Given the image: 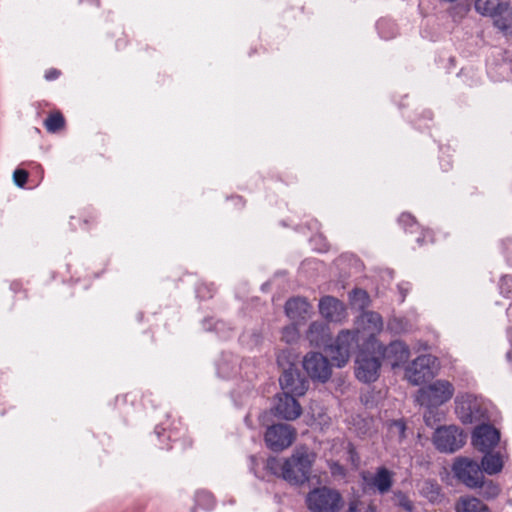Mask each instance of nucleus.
<instances>
[{"instance_id": "9b49d317", "label": "nucleus", "mask_w": 512, "mask_h": 512, "mask_svg": "<svg viewBox=\"0 0 512 512\" xmlns=\"http://www.w3.org/2000/svg\"><path fill=\"white\" fill-rule=\"evenodd\" d=\"M296 432L288 424H274L268 426L264 440L267 447L275 452L288 448L295 439Z\"/></svg>"}, {"instance_id": "ea45409f", "label": "nucleus", "mask_w": 512, "mask_h": 512, "mask_svg": "<svg viewBox=\"0 0 512 512\" xmlns=\"http://www.w3.org/2000/svg\"><path fill=\"white\" fill-rule=\"evenodd\" d=\"M155 434L157 435V437L161 440V437L162 435L164 436L165 435V429L160 427V426H156L155 428Z\"/></svg>"}, {"instance_id": "0eeeda50", "label": "nucleus", "mask_w": 512, "mask_h": 512, "mask_svg": "<svg viewBox=\"0 0 512 512\" xmlns=\"http://www.w3.org/2000/svg\"><path fill=\"white\" fill-rule=\"evenodd\" d=\"M454 392V386L450 381L438 379L418 391L417 401L421 405L440 406L451 400Z\"/></svg>"}, {"instance_id": "f8f14e48", "label": "nucleus", "mask_w": 512, "mask_h": 512, "mask_svg": "<svg viewBox=\"0 0 512 512\" xmlns=\"http://www.w3.org/2000/svg\"><path fill=\"white\" fill-rule=\"evenodd\" d=\"M303 368L313 381L327 382L332 374L329 360L319 352H309L304 356Z\"/></svg>"}, {"instance_id": "c03bdc74", "label": "nucleus", "mask_w": 512, "mask_h": 512, "mask_svg": "<svg viewBox=\"0 0 512 512\" xmlns=\"http://www.w3.org/2000/svg\"><path fill=\"white\" fill-rule=\"evenodd\" d=\"M348 512H352V503H350L348 506Z\"/></svg>"}, {"instance_id": "bb28decb", "label": "nucleus", "mask_w": 512, "mask_h": 512, "mask_svg": "<svg viewBox=\"0 0 512 512\" xmlns=\"http://www.w3.org/2000/svg\"><path fill=\"white\" fill-rule=\"evenodd\" d=\"M45 128L50 133H56L65 125V119L60 112L50 114L44 121Z\"/></svg>"}, {"instance_id": "f704fd0d", "label": "nucleus", "mask_w": 512, "mask_h": 512, "mask_svg": "<svg viewBox=\"0 0 512 512\" xmlns=\"http://www.w3.org/2000/svg\"><path fill=\"white\" fill-rule=\"evenodd\" d=\"M28 173L23 169H16L13 173L14 183L18 187H24L27 182Z\"/></svg>"}, {"instance_id": "f257e3e1", "label": "nucleus", "mask_w": 512, "mask_h": 512, "mask_svg": "<svg viewBox=\"0 0 512 512\" xmlns=\"http://www.w3.org/2000/svg\"><path fill=\"white\" fill-rule=\"evenodd\" d=\"M306 338L312 346L326 348L337 367H343L348 362L352 344L350 330H342L335 342L330 344L331 333L328 325L323 322H313L309 326Z\"/></svg>"}, {"instance_id": "4be33fe9", "label": "nucleus", "mask_w": 512, "mask_h": 512, "mask_svg": "<svg viewBox=\"0 0 512 512\" xmlns=\"http://www.w3.org/2000/svg\"><path fill=\"white\" fill-rule=\"evenodd\" d=\"M371 484L380 494H385L393 485V473L385 467H380L372 478Z\"/></svg>"}, {"instance_id": "8fccbe9b", "label": "nucleus", "mask_w": 512, "mask_h": 512, "mask_svg": "<svg viewBox=\"0 0 512 512\" xmlns=\"http://www.w3.org/2000/svg\"><path fill=\"white\" fill-rule=\"evenodd\" d=\"M370 512H376L374 508H370Z\"/></svg>"}, {"instance_id": "c9c22d12", "label": "nucleus", "mask_w": 512, "mask_h": 512, "mask_svg": "<svg viewBox=\"0 0 512 512\" xmlns=\"http://www.w3.org/2000/svg\"><path fill=\"white\" fill-rule=\"evenodd\" d=\"M329 469L333 477L342 478L345 476V469L342 465L337 462L329 463Z\"/></svg>"}, {"instance_id": "7c9ffc66", "label": "nucleus", "mask_w": 512, "mask_h": 512, "mask_svg": "<svg viewBox=\"0 0 512 512\" xmlns=\"http://www.w3.org/2000/svg\"><path fill=\"white\" fill-rule=\"evenodd\" d=\"M370 303L369 295L365 290L354 289V309L358 307L361 311L364 310Z\"/></svg>"}, {"instance_id": "1a4fd4ad", "label": "nucleus", "mask_w": 512, "mask_h": 512, "mask_svg": "<svg viewBox=\"0 0 512 512\" xmlns=\"http://www.w3.org/2000/svg\"><path fill=\"white\" fill-rule=\"evenodd\" d=\"M465 442L466 435L454 425L439 427L433 435L435 447L443 453H454L461 449Z\"/></svg>"}, {"instance_id": "dca6fc26", "label": "nucleus", "mask_w": 512, "mask_h": 512, "mask_svg": "<svg viewBox=\"0 0 512 512\" xmlns=\"http://www.w3.org/2000/svg\"><path fill=\"white\" fill-rule=\"evenodd\" d=\"M320 314L331 322H341L345 316V308L342 302L338 299L326 296L319 302Z\"/></svg>"}, {"instance_id": "39448f33", "label": "nucleus", "mask_w": 512, "mask_h": 512, "mask_svg": "<svg viewBox=\"0 0 512 512\" xmlns=\"http://www.w3.org/2000/svg\"><path fill=\"white\" fill-rule=\"evenodd\" d=\"M438 358L424 354L414 359L405 370V378L414 386H418L433 378L439 370Z\"/></svg>"}, {"instance_id": "c85d7f7f", "label": "nucleus", "mask_w": 512, "mask_h": 512, "mask_svg": "<svg viewBox=\"0 0 512 512\" xmlns=\"http://www.w3.org/2000/svg\"><path fill=\"white\" fill-rule=\"evenodd\" d=\"M300 337L296 324H291L282 329V340L288 344L296 342Z\"/></svg>"}, {"instance_id": "ddd939ff", "label": "nucleus", "mask_w": 512, "mask_h": 512, "mask_svg": "<svg viewBox=\"0 0 512 512\" xmlns=\"http://www.w3.org/2000/svg\"><path fill=\"white\" fill-rule=\"evenodd\" d=\"M455 412L463 424H472L482 417L478 398L469 393H460L455 398Z\"/></svg>"}, {"instance_id": "09e8293b", "label": "nucleus", "mask_w": 512, "mask_h": 512, "mask_svg": "<svg viewBox=\"0 0 512 512\" xmlns=\"http://www.w3.org/2000/svg\"><path fill=\"white\" fill-rule=\"evenodd\" d=\"M250 459H251L252 462L255 461V457L254 456H251Z\"/></svg>"}, {"instance_id": "e433bc0d", "label": "nucleus", "mask_w": 512, "mask_h": 512, "mask_svg": "<svg viewBox=\"0 0 512 512\" xmlns=\"http://www.w3.org/2000/svg\"><path fill=\"white\" fill-rule=\"evenodd\" d=\"M60 72L57 69H50L45 73V78L49 81L55 80L59 77Z\"/></svg>"}, {"instance_id": "6ab92c4d", "label": "nucleus", "mask_w": 512, "mask_h": 512, "mask_svg": "<svg viewBox=\"0 0 512 512\" xmlns=\"http://www.w3.org/2000/svg\"><path fill=\"white\" fill-rule=\"evenodd\" d=\"M384 357L388 359L392 367H397L406 362L410 356V351L407 345L403 342H392L388 347L384 348Z\"/></svg>"}, {"instance_id": "a211bd4d", "label": "nucleus", "mask_w": 512, "mask_h": 512, "mask_svg": "<svg viewBox=\"0 0 512 512\" xmlns=\"http://www.w3.org/2000/svg\"><path fill=\"white\" fill-rule=\"evenodd\" d=\"M240 371V362L238 356L232 353H222L217 362V373L222 378H232Z\"/></svg>"}, {"instance_id": "79ce46f5", "label": "nucleus", "mask_w": 512, "mask_h": 512, "mask_svg": "<svg viewBox=\"0 0 512 512\" xmlns=\"http://www.w3.org/2000/svg\"><path fill=\"white\" fill-rule=\"evenodd\" d=\"M255 337V344H258L261 340V336L259 334H254Z\"/></svg>"}, {"instance_id": "2f4dec72", "label": "nucleus", "mask_w": 512, "mask_h": 512, "mask_svg": "<svg viewBox=\"0 0 512 512\" xmlns=\"http://www.w3.org/2000/svg\"><path fill=\"white\" fill-rule=\"evenodd\" d=\"M394 498L396 500L397 505L402 507L407 512H412L414 509L413 503L409 500V498L402 492L396 491L394 493Z\"/></svg>"}, {"instance_id": "393cba45", "label": "nucleus", "mask_w": 512, "mask_h": 512, "mask_svg": "<svg viewBox=\"0 0 512 512\" xmlns=\"http://www.w3.org/2000/svg\"><path fill=\"white\" fill-rule=\"evenodd\" d=\"M420 494L431 503L440 502L443 497L440 486L435 481L431 480H425L422 483Z\"/></svg>"}, {"instance_id": "aec40b11", "label": "nucleus", "mask_w": 512, "mask_h": 512, "mask_svg": "<svg viewBox=\"0 0 512 512\" xmlns=\"http://www.w3.org/2000/svg\"><path fill=\"white\" fill-rule=\"evenodd\" d=\"M509 3L510 0H475L474 9L480 15L491 18L503 11Z\"/></svg>"}, {"instance_id": "de8ad7c7", "label": "nucleus", "mask_w": 512, "mask_h": 512, "mask_svg": "<svg viewBox=\"0 0 512 512\" xmlns=\"http://www.w3.org/2000/svg\"><path fill=\"white\" fill-rule=\"evenodd\" d=\"M160 448H161V449H165V448H166V449H168V448H170V447H169V446L161 445V446H160Z\"/></svg>"}, {"instance_id": "20e7f679", "label": "nucleus", "mask_w": 512, "mask_h": 512, "mask_svg": "<svg viewBox=\"0 0 512 512\" xmlns=\"http://www.w3.org/2000/svg\"><path fill=\"white\" fill-rule=\"evenodd\" d=\"M306 505L311 512H339L344 500L337 490L323 486L307 494Z\"/></svg>"}, {"instance_id": "7ed1b4c3", "label": "nucleus", "mask_w": 512, "mask_h": 512, "mask_svg": "<svg viewBox=\"0 0 512 512\" xmlns=\"http://www.w3.org/2000/svg\"><path fill=\"white\" fill-rule=\"evenodd\" d=\"M383 357V346L378 341H371L369 346H362L356 357V377L363 382L375 381L378 378Z\"/></svg>"}, {"instance_id": "cd10ccee", "label": "nucleus", "mask_w": 512, "mask_h": 512, "mask_svg": "<svg viewBox=\"0 0 512 512\" xmlns=\"http://www.w3.org/2000/svg\"><path fill=\"white\" fill-rule=\"evenodd\" d=\"M195 504L197 507L204 510H211L214 508L215 499L213 495L205 490L197 491L195 494Z\"/></svg>"}, {"instance_id": "5701e85b", "label": "nucleus", "mask_w": 512, "mask_h": 512, "mask_svg": "<svg viewBox=\"0 0 512 512\" xmlns=\"http://www.w3.org/2000/svg\"><path fill=\"white\" fill-rule=\"evenodd\" d=\"M494 26L506 36H512V8L510 3L503 11L491 17Z\"/></svg>"}, {"instance_id": "473e14b6", "label": "nucleus", "mask_w": 512, "mask_h": 512, "mask_svg": "<svg viewBox=\"0 0 512 512\" xmlns=\"http://www.w3.org/2000/svg\"><path fill=\"white\" fill-rule=\"evenodd\" d=\"M405 430L406 426L404 422L401 420L392 422L389 427L391 436L397 437L399 440H402L404 438Z\"/></svg>"}, {"instance_id": "b1692460", "label": "nucleus", "mask_w": 512, "mask_h": 512, "mask_svg": "<svg viewBox=\"0 0 512 512\" xmlns=\"http://www.w3.org/2000/svg\"><path fill=\"white\" fill-rule=\"evenodd\" d=\"M202 327L206 331H214L222 339L229 338L232 332V328L227 323L212 317L205 318L202 321Z\"/></svg>"}, {"instance_id": "37998d69", "label": "nucleus", "mask_w": 512, "mask_h": 512, "mask_svg": "<svg viewBox=\"0 0 512 512\" xmlns=\"http://www.w3.org/2000/svg\"><path fill=\"white\" fill-rule=\"evenodd\" d=\"M347 453L352 454V446H350V444L347 446Z\"/></svg>"}, {"instance_id": "2eb2a0df", "label": "nucleus", "mask_w": 512, "mask_h": 512, "mask_svg": "<svg viewBox=\"0 0 512 512\" xmlns=\"http://www.w3.org/2000/svg\"><path fill=\"white\" fill-rule=\"evenodd\" d=\"M499 440V431L489 424L477 426L472 434V444L481 452L491 450L498 444Z\"/></svg>"}, {"instance_id": "9d476101", "label": "nucleus", "mask_w": 512, "mask_h": 512, "mask_svg": "<svg viewBox=\"0 0 512 512\" xmlns=\"http://www.w3.org/2000/svg\"><path fill=\"white\" fill-rule=\"evenodd\" d=\"M302 408L293 395L287 393L278 394L275 398L274 407L271 410L275 416L285 420H295L301 415ZM270 412L264 411L259 415V421L265 424Z\"/></svg>"}, {"instance_id": "a19ab883", "label": "nucleus", "mask_w": 512, "mask_h": 512, "mask_svg": "<svg viewBox=\"0 0 512 512\" xmlns=\"http://www.w3.org/2000/svg\"><path fill=\"white\" fill-rule=\"evenodd\" d=\"M232 200H235L236 201V205H240V206H243V201H242V198L237 196V197H234L232 198Z\"/></svg>"}, {"instance_id": "49530a36", "label": "nucleus", "mask_w": 512, "mask_h": 512, "mask_svg": "<svg viewBox=\"0 0 512 512\" xmlns=\"http://www.w3.org/2000/svg\"><path fill=\"white\" fill-rule=\"evenodd\" d=\"M349 299H352V290L348 292Z\"/></svg>"}, {"instance_id": "f03ea898", "label": "nucleus", "mask_w": 512, "mask_h": 512, "mask_svg": "<svg viewBox=\"0 0 512 512\" xmlns=\"http://www.w3.org/2000/svg\"><path fill=\"white\" fill-rule=\"evenodd\" d=\"M312 462L306 451H297L283 461L276 457L268 458L265 468L292 485H300L308 481Z\"/></svg>"}, {"instance_id": "423d86ee", "label": "nucleus", "mask_w": 512, "mask_h": 512, "mask_svg": "<svg viewBox=\"0 0 512 512\" xmlns=\"http://www.w3.org/2000/svg\"><path fill=\"white\" fill-rule=\"evenodd\" d=\"M454 477L470 489L483 485V471L480 465L468 457H457L451 467Z\"/></svg>"}, {"instance_id": "72a5a7b5", "label": "nucleus", "mask_w": 512, "mask_h": 512, "mask_svg": "<svg viewBox=\"0 0 512 512\" xmlns=\"http://www.w3.org/2000/svg\"><path fill=\"white\" fill-rule=\"evenodd\" d=\"M481 487H483V496L486 498H494L500 492L499 487L491 481L488 483L483 482V485Z\"/></svg>"}, {"instance_id": "58836bf2", "label": "nucleus", "mask_w": 512, "mask_h": 512, "mask_svg": "<svg viewBox=\"0 0 512 512\" xmlns=\"http://www.w3.org/2000/svg\"><path fill=\"white\" fill-rule=\"evenodd\" d=\"M289 356V352L288 351H283L281 352L278 356H277V362L279 363V365H284L282 360L283 358H286Z\"/></svg>"}, {"instance_id": "4468645a", "label": "nucleus", "mask_w": 512, "mask_h": 512, "mask_svg": "<svg viewBox=\"0 0 512 512\" xmlns=\"http://www.w3.org/2000/svg\"><path fill=\"white\" fill-rule=\"evenodd\" d=\"M279 383L283 393L293 396H303L309 386L307 379L301 376L297 367L291 362L284 367Z\"/></svg>"}, {"instance_id": "412c9836", "label": "nucleus", "mask_w": 512, "mask_h": 512, "mask_svg": "<svg viewBox=\"0 0 512 512\" xmlns=\"http://www.w3.org/2000/svg\"><path fill=\"white\" fill-rule=\"evenodd\" d=\"M456 512H490L487 505L472 496L460 497L455 503Z\"/></svg>"}, {"instance_id": "a18cd8bd", "label": "nucleus", "mask_w": 512, "mask_h": 512, "mask_svg": "<svg viewBox=\"0 0 512 512\" xmlns=\"http://www.w3.org/2000/svg\"><path fill=\"white\" fill-rule=\"evenodd\" d=\"M424 418H425L426 423H427L428 425H430V423H429V418H428L426 415L424 416Z\"/></svg>"}, {"instance_id": "c756f323", "label": "nucleus", "mask_w": 512, "mask_h": 512, "mask_svg": "<svg viewBox=\"0 0 512 512\" xmlns=\"http://www.w3.org/2000/svg\"><path fill=\"white\" fill-rule=\"evenodd\" d=\"M215 291L216 288L212 283H200L196 287V296L202 300L210 299L213 297Z\"/></svg>"}, {"instance_id": "f3484780", "label": "nucleus", "mask_w": 512, "mask_h": 512, "mask_svg": "<svg viewBox=\"0 0 512 512\" xmlns=\"http://www.w3.org/2000/svg\"><path fill=\"white\" fill-rule=\"evenodd\" d=\"M311 310V305L301 297L289 299L285 304V313L293 321H305Z\"/></svg>"}, {"instance_id": "4c0bfd02", "label": "nucleus", "mask_w": 512, "mask_h": 512, "mask_svg": "<svg viewBox=\"0 0 512 512\" xmlns=\"http://www.w3.org/2000/svg\"><path fill=\"white\" fill-rule=\"evenodd\" d=\"M413 221H414V219L410 214H402L400 216V222H402V223H410Z\"/></svg>"}, {"instance_id": "6e6552de", "label": "nucleus", "mask_w": 512, "mask_h": 512, "mask_svg": "<svg viewBox=\"0 0 512 512\" xmlns=\"http://www.w3.org/2000/svg\"><path fill=\"white\" fill-rule=\"evenodd\" d=\"M354 340L357 343L363 341L362 346H369L371 341H377L375 335L382 330L383 322L378 313L363 311L356 321Z\"/></svg>"}, {"instance_id": "a878e982", "label": "nucleus", "mask_w": 512, "mask_h": 512, "mask_svg": "<svg viewBox=\"0 0 512 512\" xmlns=\"http://www.w3.org/2000/svg\"><path fill=\"white\" fill-rule=\"evenodd\" d=\"M483 471L489 475L499 473L503 468V460L499 454L487 453L481 461Z\"/></svg>"}]
</instances>
